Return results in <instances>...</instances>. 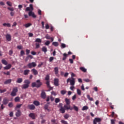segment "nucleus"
Instances as JSON below:
<instances>
[{"mask_svg":"<svg viewBox=\"0 0 124 124\" xmlns=\"http://www.w3.org/2000/svg\"><path fill=\"white\" fill-rule=\"evenodd\" d=\"M5 36L7 41H11L12 36L10 34H7Z\"/></svg>","mask_w":124,"mask_h":124,"instance_id":"f8f14e48","label":"nucleus"},{"mask_svg":"<svg viewBox=\"0 0 124 124\" xmlns=\"http://www.w3.org/2000/svg\"><path fill=\"white\" fill-rule=\"evenodd\" d=\"M69 62H70V63H73V59H69Z\"/></svg>","mask_w":124,"mask_h":124,"instance_id":"e2e57ef3","label":"nucleus"},{"mask_svg":"<svg viewBox=\"0 0 124 124\" xmlns=\"http://www.w3.org/2000/svg\"><path fill=\"white\" fill-rule=\"evenodd\" d=\"M3 27H7L8 28H10V27H11V24L10 23H4L3 24Z\"/></svg>","mask_w":124,"mask_h":124,"instance_id":"412c9836","label":"nucleus"},{"mask_svg":"<svg viewBox=\"0 0 124 124\" xmlns=\"http://www.w3.org/2000/svg\"><path fill=\"white\" fill-rule=\"evenodd\" d=\"M50 45V42L49 41H46V42L45 43V45L46 46H49Z\"/></svg>","mask_w":124,"mask_h":124,"instance_id":"37998d69","label":"nucleus"},{"mask_svg":"<svg viewBox=\"0 0 124 124\" xmlns=\"http://www.w3.org/2000/svg\"><path fill=\"white\" fill-rule=\"evenodd\" d=\"M76 99V94L74 95L72 97V100H75Z\"/></svg>","mask_w":124,"mask_h":124,"instance_id":"052dcab7","label":"nucleus"},{"mask_svg":"<svg viewBox=\"0 0 124 124\" xmlns=\"http://www.w3.org/2000/svg\"><path fill=\"white\" fill-rule=\"evenodd\" d=\"M60 112L62 113V114H63L65 112V109H60Z\"/></svg>","mask_w":124,"mask_h":124,"instance_id":"de8ad7c7","label":"nucleus"},{"mask_svg":"<svg viewBox=\"0 0 124 124\" xmlns=\"http://www.w3.org/2000/svg\"><path fill=\"white\" fill-rule=\"evenodd\" d=\"M43 65V62H41L40 64H39L38 65V67H41Z\"/></svg>","mask_w":124,"mask_h":124,"instance_id":"680f3d73","label":"nucleus"},{"mask_svg":"<svg viewBox=\"0 0 124 124\" xmlns=\"http://www.w3.org/2000/svg\"><path fill=\"white\" fill-rule=\"evenodd\" d=\"M87 97L88 99L90 100V101H93V98L91 97V96L89 94L87 95Z\"/></svg>","mask_w":124,"mask_h":124,"instance_id":"2f4dec72","label":"nucleus"},{"mask_svg":"<svg viewBox=\"0 0 124 124\" xmlns=\"http://www.w3.org/2000/svg\"><path fill=\"white\" fill-rule=\"evenodd\" d=\"M61 101V99H60V98H56L55 99V103H59Z\"/></svg>","mask_w":124,"mask_h":124,"instance_id":"c9c22d12","label":"nucleus"},{"mask_svg":"<svg viewBox=\"0 0 124 124\" xmlns=\"http://www.w3.org/2000/svg\"><path fill=\"white\" fill-rule=\"evenodd\" d=\"M3 74H4L5 75L9 76L10 75V72L8 71L7 72V73H6L5 72H4Z\"/></svg>","mask_w":124,"mask_h":124,"instance_id":"c03bdc74","label":"nucleus"},{"mask_svg":"<svg viewBox=\"0 0 124 124\" xmlns=\"http://www.w3.org/2000/svg\"><path fill=\"white\" fill-rule=\"evenodd\" d=\"M61 123H62V124H69L68 123H67V122L64 120H62Z\"/></svg>","mask_w":124,"mask_h":124,"instance_id":"3c124183","label":"nucleus"},{"mask_svg":"<svg viewBox=\"0 0 124 124\" xmlns=\"http://www.w3.org/2000/svg\"><path fill=\"white\" fill-rule=\"evenodd\" d=\"M16 115V117H20V116H21V111H20V110H18Z\"/></svg>","mask_w":124,"mask_h":124,"instance_id":"7c9ffc66","label":"nucleus"},{"mask_svg":"<svg viewBox=\"0 0 124 124\" xmlns=\"http://www.w3.org/2000/svg\"><path fill=\"white\" fill-rule=\"evenodd\" d=\"M29 16H31L32 18H36V15L34 14V13L32 12V11H30L29 12Z\"/></svg>","mask_w":124,"mask_h":124,"instance_id":"1a4fd4ad","label":"nucleus"},{"mask_svg":"<svg viewBox=\"0 0 124 124\" xmlns=\"http://www.w3.org/2000/svg\"><path fill=\"white\" fill-rule=\"evenodd\" d=\"M31 55H33V56H34V55H36V52H35L34 51H31Z\"/></svg>","mask_w":124,"mask_h":124,"instance_id":"0e129e2a","label":"nucleus"},{"mask_svg":"<svg viewBox=\"0 0 124 124\" xmlns=\"http://www.w3.org/2000/svg\"><path fill=\"white\" fill-rule=\"evenodd\" d=\"M41 96L43 99L46 98V93L44 91H42L41 93Z\"/></svg>","mask_w":124,"mask_h":124,"instance_id":"4468645a","label":"nucleus"},{"mask_svg":"<svg viewBox=\"0 0 124 124\" xmlns=\"http://www.w3.org/2000/svg\"><path fill=\"white\" fill-rule=\"evenodd\" d=\"M54 61V57H50L49 58V62H51Z\"/></svg>","mask_w":124,"mask_h":124,"instance_id":"8fccbe9b","label":"nucleus"},{"mask_svg":"<svg viewBox=\"0 0 124 124\" xmlns=\"http://www.w3.org/2000/svg\"><path fill=\"white\" fill-rule=\"evenodd\" d=\"M109 106L111 109H114V106L112 105L111 103H109Z\"/></svg>","mask_w":124,"mask_h":124,"instance_id":"13d9d810","label":"nucleus"},{"mask_svg":"<svg viewBox=\"0 0 124 124\" xmlns=\"http://www.w3.org/2000/svg\"><path fill=\"white\" fill-rule=\"evenodd\" d=\"M42 51L43 52H44L45 53L47 52V47H46V46H43L42 48Z\"/></svg>","mask_w":124,"mask_h":124,"instance_id":"b1692460","label":"nucleus"},{"mask_svg":"<svg viewBox=\"0 0 124 124\" xmlns=\"http://www.w3.org/2000/svg\"><path fill=\"white\" fill-rule=\"evenodd\" d=\"M20 55L21 56H24V55H25V51H24V50H21L20 51Z\"/></svg>","mask_w":124,"mask_h":124,"instance_id":"864d4df0","label":"nucleus"},{"mask_svg":"<svg viewBox=\"0 0 124 124\" xmlns=\"http://www.w3.org/2000/svg\"><path fill=\"white\" fill-rule=\"evenodd\" d=\"M70 83L71 86H74L75 85V78H72V79L68 78L67 79V83Z\"/></svg>","mask_w":124,"mask_h":124,"instance_id":"423d86ee","label":"nucleus"},{"mask_svg":"<svg viewBox=\"0 0 124 124\" xmlns=\"http://www.w3.org/2000/svg\"><path fill=\"white\" fill-rule=\"evenodd\" d=\"M29 117L31 118V119H32V120H34V119H35V115H34V114H33V113H30L29 114Z\"/></svg>","mask_w":124,"mask_h":124,"instance_id":"5701e85b","label":"nucleus"},{"mask_svg":"<svg viewBox=\"0 0 124 124\" xmlns=\"http://www.w3.org/2000/svg\"><path fill=\"white\" fill-rule=\"evenodd\" d=\"M27 66H28L29 68H31L32 67H35L36 66V63L34 62H32L31 63H29Z\"/></svg>","mask_w":124,"mask_h":124,"instance_id":"0eeeda50","label":"nucleus"},{"mask_svg":"<svg viewBox=\"0 0 124 124\" xmlns=\"http://www.w3.org/2000/svg\"><path fill=\"white\" fill-rule=\"evenodd\" d=\"M46 39H51V37L49 35L47 34L46 35Z\"/></svg>","mask_w":124,"mask_h":124,"instance_id":"603ef678","label":"nucleus"},{"mask_svg":"<svg viewBox=\"0 0 124 124\" xmlns=\"http://www.w3.org/2000/svg\"><path fill=\"white\" fill-rule=\"evenodd\" d=\"M32 88H40L42 86V82L40 81V80L38 79L36 81V82H33L31 84Z\"/></svg>","mask_w":124,"mask_h":124,"instance_id":"f257e3e1","label":"nucleus"},{"mask_svg":"<svg viewBox=\"0 0 124 124\" xmlns=\"http://www.w3.org/2000/svg\"><path fill=\"white\" fill-rule=\"evenodd\" d=\"M65 105H64V109H70V99L67 98H65Z\"/></svg>","mask_w":124,"mask_h":124,"instance_id":"7ed1b4c3","label":"nucleus"},{"mask_svg":"<svg viewBox=\"0 0 124 124\" xmlns=\"http://www.w3.org/2000/svg\"><path fill=\"white\" fill-rule=\"evenodd\" d=\"M69 74L68 73H65V74L64 75V77H67V76H68Z\"/></svg>","mask_w":124,"mask_h":124,"instance_id":"774afa93","label":"nucleus"},{"mask_svg":"<svg viewBox=\"0 0 124 124\" xmlns=\"http://www.w3.org/2000/svg\"><path fill=\"white\" fill-rule=\"evenodd\" d=\"M54 86H56V87H59V86L60 85L59 84V78H55L54 79Z\"/></svg>","mask_w":124,"mask_h":124,"instance_id":"ddd939ff","label":"nucleus"},{"mask_svg":"<svg viewBox=\"0 0 124 124\" xmlns=\"http://www.w3.org/2000/svg\"><path fill=\"white\" fill-rule=\"evenodd\" d=\"M33 104L35 105V106H39L40 105V103H39V102L38 101H34Z\"/></svg>","mask_w":124,"mask_h":124,"instance_id":"6ab92c4d","label":"nucleus"},{"mask_svg":"<svg viewBox=\"0 0 124 124\" xmlns=\"http://www.w3.org/2000/svg\"><path fill=\"white\" fill-rule=\"evenodd\" d=\"M35 45H36V49H38V48L40 47V45H39V44L38 43H36Z\"/></svg>","mask_w":124,"mask_h":124,"instance_id":"49530a36","label":"nucleus"},{"mask_svg":"<svg viewBox=\"0 0 124 124\" xmlns=\"http://www.w3.org/2000/svg\"><path fill=\"white\" fill-rule=\"evenodd\" d=\"M30 72V70H25L24 71L23 74L24 75H28Z\"/></svg>","mask_w":124,"mask_h":124,"instance_id":"4be33fe9","label":"nucleus"},{"mask_svg":"<svg viewBox=\"0 0 124 124\" xmlns=\"http://www.w3.org/2000/svg\"><path fill=\"white\" fill-rule=\"evenodd\" d=\"M8 10H10V11H14V9H13V8L8 7Z\"/></svg>","mask_w":124,"mask_h":124,"instance_id":"bf43d9fd","label":"nucleus"},{"mask_svg":"<svg viewBox=\"0 0 124 124\" xmlns=\"http://www.w3.org/2000/svg\"><path fill=\"white\" fill-rule=\"evenodd\" d=\"M58 108H60V109H64L62 107V103H60L58 106Z\"/></svg>","mask_w":124,"mask_h":124,"instance_id":"473e14b6","label":"nucleus"},{"mask_svg":"<svg viewBox=\"0 0 124 124\" xmlns=\"http://www.w3.org/2000/svg\"><path fill=\"white\" fill-rule=\"evenodd\" d=\"M6 92V89H4V90L0 89V93H5Z\"/></svg>","mask_w":124,"mask_h":124,"instance_id":"a19ab883","label":"nucleus"},{"mask_svg":"<svg viewBox=\"0 0 124 124\" xmlns=\"http://www.w3.org/2000/svg\"><path fill=\"white\" fill-rule=\"evenodd\" d=\"M9 102V99L7 97H5L3 99L2 103L4 105H7Z\"/></svg>","mask_w":124,"mask_h":124,"instance_id":"6e6552de","label":"nucleus"},{"mask_svg":"<svg viewBox=\"0 0 124 124\" xmlns=\"http://www.w3.org/2000/svg\"><path fill=\"white\" fill-rule=\"evenodd\" d=\"M101 122V119L98 118H95L93 120L94 124H97V123H100Z\"/></svg>","mask_w":124,"mask_h":124,"instance_id":"9b49d317","label":"nucleus"},{"mask_svg":"<svg viewBox=\"0 0 124 124\" xmlns=\"http://www.w3.org/2000/svg\"><path fill=\"white\" fill-rule=\"evenodd\" d=\"M12 81V79H9L6 80L4 82V85H7L8 84H10Z\"/></svg>","mask_w":124,"mask_h":124,"instance_id":"f3484780","label":"nucleus"},{"mask_svg":"<svg viewBox=\"0 0 124 124\" xmlns=\"http://www.w3.org/2000/svg\"><path fill=\"white\" fill-rule=\"evenodd\" d=\"M24 84L22 85V89L23 90H26V89H28L29 87H30V84H31V81L29 79H26L24 81Z\"/></svg>","mask_w":124,"mask_h":124,"instance_id":"f03ea898","label":"nucleus"},{"mask_svg":"<svg viewBox=\"0 0 124 124\" xmlns=\"http://www.w3.org/2000/svg\"><path fill=\"white\" fill-rule=\"evenodd\" d=\"M6 3L9 6H11V5H12V4L10 2V1H7Z\"/></svg>","mask_w":124,"mask_h":124,"instance_id":"6e6d98bb","label":"nucleus"},{"mask_svg":"<svg viewBox=\"0 0 124 124\" xmlns=\"http://www.w3.org/2000/svg\"><path fill=\"white\" fill-rule=\"evenodd\" d=\"M61 47L62 49H64V48H65L66 47V45L63 43L61 44Z\"/></svg>","mask_w":124,"mask_h":124,"instance_id":"72a5a7b5","label":"nucleus"},{"mask_svg":"<svg viewBox=\"0 0 124 124\" xmlns=\"http://www.w3.org/2000/svg\"><path fill=\"white\" fill-rule=\"evenodd\" d=\"M12 54H13V50H10L9 52V55H10V56H11Z\"/></svg>","mask_w":124,"mask_h":124,"instance_id":"4d7b16f0","label":"nucleus"},{"mask_svg":"<svg viewBox=\"0 0 124 124\" xmlns=\"http://www.w3.org/2000/svg\"><path fill=\"white\" fill-rule=\"evenodd\" d=\"M61 93L62 95H64V94H65L66 93V91H65V90H62V91H61Z\"/></svg>","mask_w":124,"mask_h":124,"instance_id":"4c0bfd02","label":"nucleus"},{"mask_svg":"<svg viewBox=\"0 0 124 124\" xmlns=\"http://www.w3.org/2000/svg\"><path fill=\"white\" fill-rule=\"evenodd\" d=\"M23 82V78H17L16 80V83H18V84H21Z\"/></svg>","mask_w":124,"mask_h":124,"instance_id":"aec40b11","label":"nucleus"},{"mask_svg":"<svg viewBox=\"0 0 124 124\" xmlns=\"http://www.w3.org/2000/svg\"><path fill=\"white\" fill-rule=\"evenodd\" d=\"M52 45L55 46V47H58V46H59V43H58V42H53L52 43Z\"/></svg>","mask_w":124,"mask_h":124,"instance_id":"a878e982","label":"nucleus"},{"mask_svg":"<svg viewBox=\"0 0 124 124\" xmlns=\"http://www.w3.org/2000/svg\"><path fill=\"white\" fill-rule=\"evenodd\" d=\"M63 56L64 57L62 58V61H65V60H66V58L67 57V54L66 53H64Z\"/></svg>","mask_w":124,"mask_h":124,"instance_id":"bb28decb","label":"nucleus"},{"mask_svg":"<svg viewBox=\"0 0 124 124\" xmlns=\"http://www.w3.org/2000/svg\"><path fill=\"white\" fill-rule=\"evenodd\" d=\"M64 118L66 119H67V118H69V115L66 114V115H64Z\"/></svg>","mask_w":124,"mask_h":124,"instance_id":"5fc2aeb1","label":"nucleus"},{"mask_svg":"<svg viewBox=\"0 0 124 124\" xmlns=\"http://www.w3.org/2000/svg\"><path fill=\"white\" fill-rule=\"evenodd\" d=\"M15 102H18V101H20V97H19L18 96L16 97L15 98Z\"/></svg>","mask_w":124,"mask_h":124,"instance_id":"f704fd0d","label":"nucleus"},{"mask_svg":"<svg viewBox=\"0 0 124 124\" xmlns=\"http://www.w3.org/2000/svg\"><path fill=\"white\" fill-rule=\"evenodd\" d=\"M28 107L30 109H35V107L34 105H29Z\"/></svg>","mask_w":124,"mask_h":124,"instance_id":"393cba45","label":"nucleus"},{"mask_svg":"<svg viewBox=\"0 0 124 124\" xmlns=\"http://www.w3.org/2000/svg\"><path fill=\"white\" fill-rule=\"evenodd\" d=\"M80 69L81 71H83V72H87V69L85 68L84 67H81Z\"/></svg>","mask_w":124,"mask_h":124,"instance_id":"c85d7f7f","label":"nucleus"},{"mask_svg":"<svg viewBox=\"0 0 124 124\" xmlns=\"http://www.w3.org/2000/svg\"><path fill=\"white\" fill-rule=\"evenodd\" d=\"M35 42H38V43H41V42H42V41L41 40V39H40V38H37L35 40Z\"/></svg>","mask_w":124,"mask_h":124,"instance_id":"c756f323","label":"nucleus"},{"mask_svg":"<svg viewBox=\"0 0 124 124\" xmlns=\"http://www.w3.org/2000/svg\"><path fill=\"white\" fill-rule=\"evenodd\" d=\"M54 72L55 75H57V74H59V68L58 67H55L54 68Z\"/></svg>","mask_w":124,"mask_h":124,"instance_id":"a211bd4d","label":"nucleus"},{"mask_svg":"<svg viewBox=\"0 0 124 124\" xmlns=\"http://www.w3.org/2000/svg\"><path fill=\"white\" fill-rule=\"evenodd\" d=\"M17 93H18V88H14L12 92L11 93V96H16V95H17Z\"/></svg>","mask_w":124,"mask_h":124,"instance_id":"39448f33","label":"nucleus"},{"mask_svg":"<svg viewBox=\"0 0 124 124\" xmlns=\"http://www.w3.org/2000/svg\"><path fill=\"white\" fill-rule=\"evenodd\" d=\"M31 72H32L33 75H37V74H38V72L35 68H33L32 70H31Z\"/></svg>","mask_w":124,"mask_h":124,"instance_id":"2eb2a0df","label":"nucleus"},{"mask_svg":"<svg viewBox=\"0 0 124 124\" xmlns=\"http://www.w3.org/2000/svg\"><path fill=\"white\" fill-rule=\"evenodd\" d=\"M30 50L29 49H26V55H29V54H30Z\"/></svg>","mask_w":124,"mask_h":124,"instance_id":"338daca9","label":"nucleus"},{"mask_svg":"<svg viewBox=\"0 0 124 124\" xmlns=\"http://www.w3.org/2000/svg\"><path fill=\"white\" fill-rule=\"evenodd\" d=\"M1 62L3 63V64H4L5 65H7V61H6L5 60H2Z\"/></svg>","mask_w":124,"mask_h":124,"instance_id":"cd10ccee","label":"nucleus"},{"mask_svg":"<svg viewBox=\"0 0 124 124\" xmlns=\"http://www.w3.org/2000/svg\"><path fill=\"white\" fill-rule=\"evenodd\" d=\"M77 92L78 95H81V90L80 89H78Z\"/></svg>","mask_w":124,"mask_h":124,"instance_id":"79ce46f5","label":"nucleus"},{"mask_svg":"<svg viewBox=\"0 0 124 124\" xmlns=\"http://www.w3.org/2000/svg\"><path fill=\"white\" fill-rule=\"evenodd\" d=\"M32 11V10H33V6L32 5V4H31L30 5V7H27L26 9V11Z\"/></svg>","mask_w":124,"mask_h":124,"instance_id":"9d476101","label":"nucleus"},{"mask_svg":"<svg viewBox=\"0 0 124 124\" xmlns=\"http://www.w3.org/2000/svg\"><path fill=\"white\" fill-rule=\"evenodd\" d=\"M17 49H19V50H22V49H23V46H17Z\"/></svg>","mask_w":124,"mask_h":124,"instance_id":"a18cd8bd","label":"nucleus"},{"mask_svg":"<svg viewBox=\"0 0 124 124\" xmlns=\"http://www.w3.org/2000/svg\"><path fill=\"white\" fill-rule=\"evenodd\" d=\"M11 66L12 65L11 64H8V65L4 67V69L5 70H8V69H10V68H11Z\"/></svg>","mask_w":124,"mask_h":124,"instance_id":"dca6fc26","label":"nucleus"},{"mask_svg":"<svg viewBox=\"0 0 124 124\" xmlns=\"http://www.w3.org/2000/svg\"><path fill=\"white\" fill-rule=\"evenodd\" d=\"M50 79V77L49 75H47L45 78V80L46 81V84L48 89H49L50 90H53V87H51L50 86V81H49V80Z\"/></svg>","mask_w":124,"mask_h":124,"instance_id":"20e7f679","label":"nucleus"},{"mask_svg":"<svg viewBox=\"0 0 124 124\" xmlns=\"http://www.w3.org/2000/svg\"><path fill=\"white\" fill-rule=\"evenodd\" d=\"M110 121H111V124H115V120L111 119Z\"/></svg>","mask_w":124,"mask_h":124,"instance_id":"69168bd1","label":"nucleus"},{"mask_svg":"<svg viewBox=\"0 0 124 124\" xmlns=\"http://www.w3.org/2000/svg\"><path fill=\"white\" fill-rule=\"evenodd\" d=\"M84 81L86 83H90V82H92V80L89 79L88 78L84 79Z\"/></svg>","mask_w":124,"mask_h":124,"instance_id":"58836bf2","label":"nucleus"},{"mask_svg":"<svg viewBox=\"0 0 124 124\" xmlns=\"http://www.w3.org/2000/svg\"><path fill=\"white\" fill-rule=\"evenodd\" d=\"M24 26V27H25V28H29V27H31V23H27V24H25Z\"/></svg>","mask_w":124,"mask_h":124,"instance_id":"e433bc0d","label":"nucleus"},{"mask_svg":"<svg viewBox=\"0 0 124 124\" xmlns=\"http://www.w3.org/2000/svg\"><path fill=\"white\" fill-rule=\"evenodd\" d=\"M29 58H30V59H33V57H32V56L29 55L27 56V57L26 58V62H27L28 59H29Z\"/></svg>","mask_w":124,"mask_h":124,"instance_id":"ea45409f","label":"nucleus"},{"mask_svg":"<svg viewBox=\"0 0 124 124\" xmlns=\"http://www.w3.org/2000/svg\"><path fill=\"white\" fill-rule=\"evenodd\" d=\"M8 106H9V107H10V108L13 107V103H12L11 102L9 103L8 104Z\"/></svg>","mask_w":124,"mask_h":124,"instance_id":"09e8293b","label":"nucleus"}]
</instances>
